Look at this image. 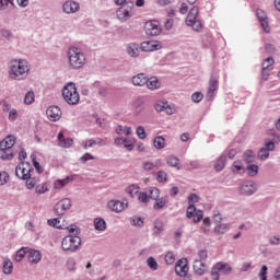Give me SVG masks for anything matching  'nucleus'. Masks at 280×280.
I'll return each instance as SVG.
<instances>
[{
    "instance_id": "64",
    "label": "nucleus",
    "mask_w": 280,
    "mask_h": 280,
    "mask_svg": "<svg viewBox=\"0 0 280 280\" xmlns=\"http://www.w3.org/2000/svg\"><path fill=\"white\" fill-rule=\"evenodd\" d=\"M213 222L217 224H222V214L219 211L213 213Z\"/></svg>"
},
{
    "instance_id": "9",
    "label": "nucleus",
    "mask_w": 280,
    "mask_h": 280,
    "mask_svg": "<svg viewBox=\"0 0 280 280\" xmlns=\"http://www.w3.org/2000/svg\"><path fill=\"white\" fill-rule=\"evenodd\" d=\"M71 199L63 198L55 205L54 212L56 213V215H65V213H67V211L71 209Z\"/></svg>"
},
{
    "instance_id": "1",
    "label": "nucleus",
    "mask_w": 280,
    "mask_h": 280,
    "mask_svg": "<svg viewBox=\"0 0 280 280\" xmlns=\"http://www.w3.org/2000/svg\"><path fill=\"white\" fill-rule=\"evenodd\" d=\"M30 74V63L25 59H14L9 63V78L11 80H25Z\"/></svg>"
},
{
    "instance_id": "57",
    "label": "nucleus",
    "mask_w": 280,
    "mask_h": 280,
    "mask_svg": "<svg viewBox=\"0 0 280 280\" xmlns=\"http://www.w3.org/2000/svg\"><path fill=\"white\" fill-rule=\"evenodd\" d=\"M202 97H205V95L202 94V92H195V93L191 95V100H192V102H195L196 104L202 102Z\"/></svg>"
},
{
    "instance_id": "45",
    "label": "nucleus",
    "mask_w": 280,
    "mask_h": 280,
    "mask_svg": "<svg viewBox=\"0 0 280 280\" xmlns=\"http://www.w3.org/2000/svg\"><path fill=\"white\" fill-rule=\"evenodd\" d=\"M160 163H161V160L156 161L155 164L150 161H147L143 163V170L145 172H150V171L154 170V167H156V165H159Z\"/></svg>"
},
{
    "instance_id": "26",
    "label": "nucleus",
    "mask_w": 280,
    "mask_h": 280,
    "mask_svg": "<svg viewBox=\"0 0 280 280\" xmlns=\"http://www.w3.org/2000/svg\"><path fill=\"white\" fill-rule=\"evenodd\" d=\"M192 268L196 275H199V277H202V275L207 272V265H205V262H201V260H195Z\"/></svg>"
},
{
    "instance_id": "62",
    "label": "nucleus",
    "mask_w": 280,
    "mask_h": 280,
    "mask_svg": "<svg viewBox=\"0 0 280 280\" xmlns=\"http://www.w3.org/2000/svg\"><path fill=\"white\" fill-rule=\"evenodd\" d=\"M267 272H268V267L267 266H262L259 272V278L260 280H268L267 278Z\"/></svg>"
},
{
    "instance_id": "20",
    "label": "nucleus",
    "mask_w": 280,
    "mask_h": 280,
    "mask_svg": "<svg viewBox=\"0 0 280 280\" xmlns=\"http://www.w3.org/2000/svg\"><path fill=\"white\" fill-rule=\"evenodd\" d=\"M75 180V176L69 175L63 179H57L54 183V189H62L63 187H67L69 183H73Z\"/></svg>"
},
{
    "instance_id": "53",
    "label": "nucleus",
    "mask_w": 280,
    "mask_h": 280,
    "mask_svg": "<svg viewBox=\"0 0 280 280\" xmlns=\"http://www.w3.org/2000/svg\"><path fill=\"white\" fill-rule=\"evenodd\" d=\"M165 261L168 266H172V264L176 261V255H174L172 252L166 253Z\"/></svg>"
},
{
    "instance_id": "32",
    "label": "nucleus",
    "mask_w": 280,
    "mask_h": 280,
    "mask_svg": "<svg viewBox=\"0 0 280 280\" xmlns=\"http://www.w3.org/2000/svg\"><path fill=\"white\" fill-rule=\"evenodd\" d=\"M224 167H226V155H221L214 164V170L215 172H222Z\"/></svg>"
},
{
    "instance_id": "24",
    "label": "nucleus",
    "mask_w": 280,
    "mask_h": 280,
    "mask_svg": "<svg viewBox=\"0 0 280 280\" xmlns=\"http://www.w3.org/2000/svg\"><path fill=\"white\" fill-rule=\"evenodd\" d=\"M126 51L130 58H137L139 56V44L137 43H130L127 45Z\"/></svg>"
},
{
    "instance_id": "46",
    "label": "nucleus",
    "mask_w": 280,
    "mask_h": 280,
    "mask_svg": "<svg viewBox=\"0 0 280 280\" xmlns=\"http://www.w3.org/2000/svg\"><path fill=\"white\" fill-rule=\"evenodd\" d=\"M27 248L23 247L20 250L16 252L15 255V261H23V258L25 257V255H27Z\"/></svg>"
},
{
    "instance_id": "22",
    "label": "nucleus",
    "mask_w": 280,
    "mask_h": 280,
    "mask_svg": "<svg viewBox=\"0 0 280 280\" xmlns=\"http://www.w3.org/2000/svg\"><path fill=\"white\" fill-rule=\"evenodd\" d=\"M58 145H60V148H71V145H73V139H66L65 133L60 131L58 135Z\"/></svg>"
},
{
    "instance_id": "50",
    "label": "nucleus",
    "mask_w": 280,
    "mask_h": 280,
    "mask_svg": "<svg viewBox=\"0 0 280 280\" xmlns=\"http://www.w3.org/2000/svg\"><path fill=\"white\" fill-rule=\"evenodd\" d=\"M8 180H10L8 172H0V187L8 185Z\"/></svg>"
},
{
    "instance_id": "10",
    "label": "nucleus",
    "mask_w": 280,
    "mask_h": 280,
    "mask_svg": "<svg viewBox=\"0 0 280 280\" xmlns=\"http://www.w3.org/2000/svg\"><path fill=\"white\" fill-rule=\"evenodd\" d=\"M255 191H257V184L253 180L245 182L240 187V192L243 196H253Z\"/></svg>"
},
{
    "instance_id": "34",
    "label": "nucleus",
    "mask_w": 280,
    "mask_h": 280,
    "mask_svg": "<svg viewBox=\"0 0 280 280\" xmlns=\"http://www.w3.org/2000/svg\"><path fill=\"white\" fill-rule=\"evenodd\" d=\"M167 202H170V198L167 196L158 198V199H155L153 209H155V210L163 209V207H165V205H167Z\"/></svg>"
},
{
    "instance_id": "18",
    "label": "nucleus",
    "mask_w": 280,
    "mask_h": 280,
    "mask_svg": "<svg viewBox=\"0 0 280 280\" xmlns=\"http://www.w3.org/2000/svg\"><path fill=\"white\" fill-rule=\"evenodd\" d=\"M162 46L158 42H143L140 46L142 51H159Z\"/></svg>"
},
{
    "instance_id": "43",
    "label": "nucleus",
    "mask_w": 280,
    "mask_h": 280,
    "mask_svg": "<svg viewBox=\"0 0 280 280\" xmlns=\"http://www.w3.org/2000/svg\"><path fill=\"white\" fill-rule=\"evenodd\" d=\"M248 176H257L259 174V166L250 164L246 167Z\"/></svg>"
},
{
    "instance_id": "48",
    "label": "nucleus",
    "mask_w": 280,
    "mask_h": 280,
    "mask_svg": "<svg viewBox=\"0 0 280 280\" xmlns=\"http://www.w3.org/2000/svg\"><path fill=\"white\" fill-rule=\"evenodd\" d=\"M149 192V198H151L152 200H158L159 196L161 195V190H159V188L156 187H151Z\"/></svg>"
},
{
    "instance_id": "49",
    "label": "nucleus",
    "mask_w": 280,
    "mask_h": 280,
    "mask_svg": "<svg viewBox=\"0 0 280 280\" xmlns=\"http://www.w3.org/2000/svg\"><path fill=\"white\" fill-rule=\"evenodd\" d=\"M272 65H275V59H272L271 57L267 58L262 62V70L270 71V68L272 67Z\"/></svg>"
},
{
    "instance_id": "41",
    "label": "nucleus",
    "mask_w": 280,
    "mask_h": 280,
    "mask_svg": "<svg viewBox=\"0 0 280 280\" xmlns=\"http://www.w3.org/2000/svg\"><path fill=\"white\" fill-rule=\"evenodd\" d=\"M94 226L96 231H106V221L104 219H95Z\"/></svg>"
},
{
    "instance_id": "2",
    "label": "nucleus",
    "mask_w": 280,
    "mask_h": 280,
    "mask_svg": "<svg viewBox=\"0 0 280 280\" xmlns=\"http://www.w3.org/2000/svg\"><path fill=\"white\" fill-rule=\"evenodd\" d=\"M69 233H72V235L65 236L61 242V248L62 250H70V253H75L78 248L82 245V238L78 236V230L74 228L69 229Z\"/></svg>"
},
{
    "instance_id": "63",
    "label": "nucleus",
    "mask_w": 280,
    "mask_h": 280,
    "mask_svg": "<svg viewBox=\"0 0 280 280\" xmlns=\"http://www.w3.org/2000/svg\"><path fill=\"white\" fill-rule=\"evenodd\" d=\"M138 200L140 202L145 203V202H148V200H150V197H148V192H139Z\"/></svg>"
},
{
    "instance_id": "3",
    "label": "nucleus",
    "mask_w": 280,
    "mask_h": 280,
    "mask_svg": "<svg viewBox=\"0 0 280 280\" xmlns=\"http://www.w3.org/2000/svg\"><path fill=\"white\" fill-rule=\"evenodd\" d=\"M68 60L71 69H82L86 63V56L80 48L70 47L68 50Z\"/></svg>"
},
{
    "instance_id": "56",
    "label": "nucleus",
    "mask_w": 280,
    "mask_h": 280,
    "mask_svg": "<svg viewBox=\"0 0 280 280\" xmlns=\"http://www.w3.org/2000/svg\"><path fill=\"white\" fill-rule=\"evenodd\" d=\"M130 224L131 226H143V219H141L140 217H133L130 220Z\"/></svg>"
},
{
    "instance_id": "4",
    "label": "nucleus",
    "mask_w": 280,
    "mask_h": 280,
    "mask_svg": "<svg viewBox=\"0 0 280 280\" xmlns=\"http://www.w3.org/2000/svg\"><path fill=\"white\" fill-rule=\"evenodd\" d=\"M62 97L67 104L75 106L80 102V93H78V88L75 83H68L62 90Z\"/></svg>"
},
{
    "instance_id": "58",
    "label": "nucleus",
    "mask_w": 280,
    "mask_h": 280,
    "mask_svg": "<svg viewBox=\"0 0 280 280\" xmlns=\"http://www.w3.org/2000/svg\"><path fill=\"white\" fill-rule=\"evenodd\" d=\"M167 106V102H162V101H160V102H158L156 104H155V106H154V108H155V110L158 112V113H163L164 110H165V107Z\"/></svg>"
},
{
    "instance_id": "29",
    "label": "nucleus",
    "mask_w": 280,
    "mask_h": 280,
    "mask_svg": "<svg viewBox=\"0 0 280 280\" xmlns=\"http://www.w3.org/2000/svg\"><path fill=\"white\" fill-rule=\"evenodd\" d=\"M50 189L51 185L45 182L35 186V194H37V196H43V194H47Z\"/></svg>"
},
{
    "instance_id": "39",
    "label": "nucleus",
    "mask_w": 280,
    "mask_h": 280,
    "mask_svg": "<svg viewBox=\"0 0 280 280\" xmlns=\"http://www.w3.org/2000/svg\"><path fill=\"white\" fill-rule=\"evenodd\" d=\"M231 170L233 174H244L245 172L244 166L242 165V162H237V161H235L232 164Z\"/></svg>"
},
{
    "instance_id": "11",
    "label": "nucleus",
    "mask_w": 280,
    "mask_h": 280,
    "mask_svg": "<svg viewBox=\"0 0 280 280\" xmlns=\"http://www.w3.org/2000/svg\"><path fill=\"white\" fill-rule=\"evenodd\" d=\"M108 209L115 211V213H121V211L128 209V200H110L108 201Z\"/></svg>"
},
{
    "instance_id": "19",
    "label": "nucleus",
    "mask_w": 280,
    "mask_h": 280,
    "mask_svg": "<svg viewBox=\"0 0 280 280\" xmlns=\"http://www.w3.org/2000/svg\"><path fill=\"white\" fill-rule=\"evenodd\" d=\"M219 86H220V82L218 81V77L212 75L209 81L207 96L213 97V95H214L215 91H218Z\"/></svg>"
},
{
    "instance_id": "44",
    "label": "nucleus",
    "mask_w": 280,
    "mask_h": 280,
    "mask_svg": "<svg viewBox=\"0 0 280 280\" xmlns=\"http://www.w3.org/2000/svg\"><path fill=\"white\" fill-rule=\"evenodd\" d=\"M127 194L131 197L135 198V196H137V194H139V186L132 184L130 186L127 187L126 189Z\"/></svg>"
},
{
    "instance_id": "16",
    "label": "nucleus",
    "mask_w": 280,
    "mask_h": 280,
    "mask_svg": "<svg viewBox=\"0 0 280 280\" xmlns=\"http://www.w3.org/2000/svg\"><path fill=\"white\" fill-rule=\"evenodd\" d=\"M175 272L178 277H186L187 272H189V267L187 266V259H180L177 261L175 266Z\"/></svg>"
},
{
    "instance_id": "6",
    "label": "nucleus",
    "mask_w": 280,
    "mask_h": 280,
    "mask_svg": "<svg viewBox=\"0 0 280 280\" xmlns=\"http://www.w3.org/2000/svg\"><path fill=\"white\" fill-rule=\"evenodd\" d=\"M233 270L231 265L224 262H218L212 267L211 276L213 280H220V272L222 275H229Z\"/></svg>"
},
{
    "instance_id": "27",
    "label": "nucleus",
    "mask_w": 280,
    "mask_h": 280,
    "mask_svg": "<svg viewBox=\"0 0 280 280\" xmlns=\"http://www.w3.org/2000/svg\"><path fill=\"white\" fill-rule=\"evenodd\" d=\"M3 112L9 113V121H16L19 119V110L16 108L10 109V105H3Z\"/></svg>"
},
{
    "instance_id": "60",
    "label": "nucleus",
    "mask_w": 280,
    "mask_h": 280,
    "mask_svg": "<svg viewBox=\"0 0 280 280\" xmlns=\"http://www.w3.org/2000/svg\"><path fill=\"white\" fill-rule=\"evenodd\" d=\"M195 213H196V206L189 205V207L186 210L187 218L189 219L194 218Z\"/></svg>"
},
{
    "instance_id": "40",
    "label": "nucleus",
    "mask_w": 280,
    "mask_h": 280,
    "mask_svg": "<svg viewBox=\"0 0 280 280\" xmlns=\"http://www.w3.org/2000/svg\"><path fill=\"white\" fill-rule=\"evenodd\" d=\"M1 151V159L2 161H12V159H14V153H12V150L8 149V150H0Z\"/></svg>"
},
{
    "instance_id": "38",
    "label": "nucleus",
    "mask_w": 280,
    "mask_h": 280,
    "mask_svg": "<svg viewBox=\"0 0 280 280\" xmlns=\"http://www.w3.org/2000/svg\"><path fill=\"white\" fill-rule=\"evenodd\" d=\"M2 270L4 275H12V270H14V264H12L10 259H4Z\"/></svg>"
},
{
    "instance_id": "15",
    "label": "nucleus",
    "mask_w": 280,
    "mask_h": 280,
    "mask_svg": "<svg viewBox=\"0 0 280 280\" xmlns=\"http://www.w3.org/2000/svg\"><path fill=\"white\" fill-rule=\"evenodd\" d=\"M256 15L262 30L268 34L270 32V25L268 24V16L266 15V12L261 9H258L256 11Z\"/></svg>"
},
{
    "instance_id": "5",
    "label": "nucleus",
    "mask_w": 280,
    "mask_h": 280,
    "mask_svg": "<svg viewBox=\"0 0 280 280\" xmlns=\"http://www.w3.org/2000/svg\"><path fill=\"white\" fill-rule=\"evenodd\" d=\"M186 25L192 27L195 32H202V21L198 18V7H192L188 12Z\"/></svg>"
},
{
    "instance_id": "52",
    "label": "nucleus",
    "mask_w": 280,
    "mask_h": 280,
    "mask_svg": "<svg viewBox=\"0 0 280 280\" xmlns=\"http://www.w3.org/2000/svg\"><path fill=\"white\" fill-rule=\"evenodd\" d=\"M26 180V189H34L36 187V178L30 176L28 178H24Z\"/></svg>"
},
{
    "instance_id": "36",
    "label": "nucleus",
    "mask_w": 280,
    "mask_h": 280,
    "mask_svg": "<svg viewBox=\"0 0 280 280\" xmlns=\"http://www.w3.org/2000/svg\"><path fill=\"white\" fill-rule=\"evenodd\" d=\"M153 147L155 150H163V148H165V138L162 136L155 137L153 140Z\"/></svg>"
},
{
    "instance_id": "14",
    "label": "nucleus",
    "mask_w": 280,
    "mask_h": 280,
    "mask_svg": "<svg viewBox=\"0 0 280 280\" xmlns=\"http://www.w3.org/2000/svg\"><path fill=\"white\" fill-rule=\"evenodd\" d=\"M79 10H80V3L72 0L66 1L62 5V11L66 14H75V12H78Z\"/></svg>"
},
{
    "instance_id": "30",
    "label": "nucleus",
    "mask_w": 280,
    "mask_h": 280,
    "mask_svg": "<svg viewBox=\"0 0 280 280\" xmlns=\"http://www.w3.org/2000/svg\"><path fill=\"white\" fill-rule=\"evenodd\" d=\"M231 225L229 223H218L214 228L215 235H224V233L229 232Z\"/></svg>"
},
{
    "instance_id": "35",
    "label": "nucleus",
    "mask_w": 280,
    "mask_h": 280,
    "mask_svg": "<svg viewBox=\"0 0 280 280\" xmlns=\"http://www.w3.org/2000/svg\"><path fill=\"white\" fill-rule=\"evenodd\" d=\"M165 231V224H163V221L161 220H155L154 225H153V233L154 235H161Z\"/></svg>"
},
{
    "instance_id": "17",
    "label": "nucleus",
    "mask_w": 280,
    "mask_h": 280,
    "mask_svg": "<svg viewBox=\"0 0 280 280\" xmlns=\"http://www.w3.org/2000/svg\"><path fill=\"white\" fill-rule=\"evenodd\" d=\"M49 226H54L55 229L67 230L69 229V222L63 218L50 219L48 220Z\"/></svg>"
},
{
    "instance_id": "33",
    "label": "nucleus",
    "mask_w": 280,
    "mask_h": 280,
    "mask_svg": "<svg viewBox=\"0 0 280 280\" xmlns=\"http://www.w3.org/2000/svg\"><path fill=\"white\" fill-rule=\"evenodd\" d=\"M93 145H106V142H104V140L102 139H100L98 141L95 139H91L83 142L84 150H89V148H93Z\"/></svg>"
},
{
    "instance_id": "21",
    "label": "nucleus",
    "mask_w": 280,
    "mask_h": 280,
    "mask_svg": "<svg viewBox=\"0 0 280 280\" xmlns=\"http://www.w3.org/2000/svg\"><path fill=\"white\" fill-rule=\"evenodd\" d=\"M14 143H16V138L14 136H8L0 142V150H12Z\"/></svg>"
},
{
    "instance_id": "55",
    "label": "nucleus",
    "mask_w": 280,
    "mask_h": 280,
    "mask_svg": "<svg viewBox=\"0 0 280 280\" xmlns=\"http://www.w3.org/2000/svg\"><path fill=\"white\" fill-rule=\"evenodd\" d=\"M136 133L138 136L139 139H147L148 133H145V128H143V126H139L136 130Z\"/></svg>"
},
{
    "instance_id": "7",
    "label": "nucleus",
    "mask_w": 280,
    "mask_h": 280,
    "mask_svg": "<svg viewBox=\"0 0 280 280\" xmlns=\"http://www.w3.org/2000/svg\"><path fill=\"white\" fill-rule=\"evenodd\" d=\"M32 164L28 162H22L20 163L15 168V176L18 178H21L22 180L25 178H30L32 176Z\"/></svg>"
},
{
    "instance_id": "59",
    "label": "nucleus",
    "mask_w": 280,
    "mask_h": 280,
    "mask_svg": "<svg viewBox=\"0 0 280 280\" xmlns=\"http://www.w3.org/2000/svg\"><path fill=\"white\" fill-rule=\"evenodd\" d=\"M207 257H209L208 253L206 249H201L198 252V258L199 259H196V261H206L207 260Z\"/></svg>"
},
{
    "instance_id": "54",
    "label": "nucleus",
    "mask_w": 280,
    "mask_h": 280,
    "mask_svg": "<svg viewBox=\"0 0 280 280\" xmlns=\"http://www.w3.org/2000/svg\"><path fill=\"white\" fill-rule=\"evenodd\" d=\"M147 264L151 270H159V262L153 257L148 258Z\"/></svg>"
},
{
    "instance_id": "51",
    "label": "nucleus",
    "mask_w": 280,
    "mask_h": 280,
    "mask_svg": "<svg viewBox=\"0 0 280 280\" xmlns=\"http://www.w3.org/2000/svg\"><path fill=\"white\" fill-rule=\"evenodd\" d=\"M156 180L158 183H167V173L165 171L158 172Z\"/></svg>"
},
{
    "instance_id": "28",
    "label": "nucleus",
    "mask_w": 280,
    "mask_h": 280,
    "mask_svg": "<svg viewBox=\"0 0 280 280\" xmlns=\"http://www.w3.org/2000/svg\"><path fill=\"white\" fill-rule=\"evenodd\" d=\"M145 82H148V77L144 73H139L132 78V84L135 86H145Z\"/></svg>"
},
{
    "instance_id": "8",
    "label": "nucleus",
    "mask_w": 280,
    "mask_h": 280,
    "mask_svg": "<svg viewBox=\"0 0 280 280\" xmlns=\"http://www.w3.org/2000/svg\"><path fill=\"white\" fill-rule=\"evenodd\" d=\"M163 28L156 20H151L144 24V32L148 36H159Z\"/></svg>"
},
{
    "instance_id": "12",
    "label": "nucleus",
    "mask_w": 280,
    "mask_h": 280,
    "mask_svg": "<svg viewBox=\"0 0 280 280\" xmlns=\"http://www.w3.org/2000/svg\"><path fill=\"white\" fill-rule=\"evenodd\" d=\"M49 121H58L62 117V110L58 106H50L46 110Z\"/></svg>"
},
{
    "instance_id": "42",
    "label": "nucleus",
    "mask_w": 280,
    "mask_h": 280,
    "mask_svg": "<svg viewBox=\"0 0 280 280\" xmlns=\"http://www.w3.org/2000/svg\"><path fill=\"white\" fill-rule=\"evenodd\" d=\"M244 161L246 163H254L255 162V152L253 150L245 151Z\"/></svg>"
},
{
    "instance_id": "13",
    "label": "nucleus",
    "mask_w": 280,
    "mask_h": 280,
    "mask_svg": "<svg viewBox=\"0 0 280 280\" xmlns=\"http://www.w3.org/2000/svg\"><path fill=\"white\" fill-rule=\"evenodd\" d=\"M272 150H275V142L266 140L265 148L258 151V158L261 159V161H266V159L270 156V152H272Z\"/></svg>"
},
{
    "instance_id": "31",
    "label": "nucleus",
    "mask_w": 280,
    "mask_h": 280,
    "mask_svg": "<svg viewBox=\"0 0 280 280\" xmlns=\"http://www.w3.org/2000/svg\"><path fill=\"white\" fill-rule=\"evenodd\" d=\"M117 19H119V21H128V19H130V10L126 8H119L117 10Z\"/></svg>"
},
{
    "instance_id": "37",
    "label": "nucleus",
    "mask_w": 280,
    "mask_h": 280,
    "mask_svg": "<svg viewBox=\"0 0 280 280\" xmlns=\"http://www.w3.org/2000/svg\"><path fill=\"white\" fill-rule=\"evenodd\" d=\"M166 163L167 165H170L171 167H176L177 170H180V160L174 155H170L167 159H166Z\"/></svg>"
},
{
    "instance_id": "47",
    "label": "nucleus",
    "mask_w": 280,
    "mask_h": 280,
    "mask_svg": "<svg viewBox=\"0 0 280 280\" xmlns=\"http://www.w3.org/2000/svg\"><path fill=\"white\" fill-rule=\"evenodd\" d=\"M34 100H35L34 92L30 91L25 94L24 104H27L30 106L31 104H34Z\"/></svg>"
},
{
    "instance_id": "23",
    "label": "nucleus",
    "mask_w": 280,
    "mask_h": 280,
    "mask_svg": "<svg viewBox=\"0 0 280 280\" xmlns=\"http://www.w3.org/2000/svg\"><path fill=\"white\" fill-rule=\"evenodd\" d=\"M27 253H28L27 258L30 264H38L40 259H43V255L40 254V252L36 249H30Z\"/></svg>"
},
{
    "instance_id": "25",
    "label": "nucleus",
    "mask_w": 280,
    "mask_h": 280,
    "mask_svg": "<svg viewBox=\"0 0 280 280\" xmlns=\"http://www.w3.org/2000/svg\"><path fill=\"white\" fill-rule=\"evenodd\" d=\"M145 85L150 91H156V89H161V82L156 77H151L149 79L147 78Z\"/></svg>"
},
{
    "instance_id": "61",
    "label": "nucleus",
    "mask_w": 280,
    "mask_h": 280,
    "mask_svg": "<svg viewBox=\"0 0 280 280\" xmlns=\"http://www.w3.org/2000/svg\"><path fill=\"white\" fill-rule=\"evenodd\" d=\"M10 4L14 5V0H0V10H5Z\"/></svg>"
}]
</instances>
